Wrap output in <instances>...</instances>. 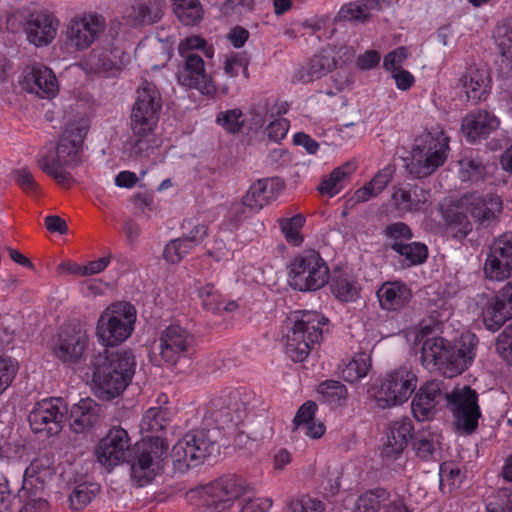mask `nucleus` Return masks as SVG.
I'll use <instances>...</instances> for the list:
<instances>
[{
	"label": "nucleus",
	"mask_w": 512,
	"mask_h": 512,
	"mask_svg": "<svg viewBox=\"0 0 512 512\" xmlns=\"http://www.w3.org/2000/svg\"><path fill=\"white\" fill-rule=\"evenodd\" d=\"M161 108L162 97L159 89L154 83L143 81L136 90V99L130 113L131 135L124 145L130 157L149 155Z\"/></svg>",
	"instance_id": "nucleus-1"
},
{
	"label": "nucleus",
	"mask_w": 512,
	"mask_h": 512,
	"mask_svg": "<svg viewBox=\"0 0 512 512\" xmlns=\"http://www.w3.org/2000/svg\"><path fill=\"white\" fill-rule=\"evenodd\" d=\"M477 345L478 338L470 332L463 333L454 344L441 337L427 339L422 346V364L429 370H438L445 377L453 378L472 364Z\"/></svg>",
	"instance_id": "nucleus-2"
},
{
	"label": "nucleus",
	"mask_w": 512,
	"mask_h": 512,
	"mask_svg": "<svg viewBox=\"0 0 512 512\" xmlns=\"http://www.w3.org/2000/svg\"><path fill=\"white\" fill-rule=\"evenodd\" d=\"M91 366L96 394L104 400H111L119 396L130 383L134 375L135 360L131 351L104 350L93 357Z\"/></svg>",
	"instance_id": "nucleus-3"
},
{
	"label": "nucleus",
	"mask_w": 512,
	"mask_h": 512,
	"mask_svg": "<svg viewBox=\"0 0 512 512\" xmlns=\"http://www.w3.org/2000/svg\"><path fill=\"white\" fill-rule=\"evenodd\" d=\"M197 51H201L208 59L213 58L215 53L213 45L198 35L180 40L178 54L182 62L176 73L177 81L183 87L196 89L202 95L214 97L217 92L216 85L206 72L205 62Z\"/></svg>",
	"instance_id": "nucleus-4"
},
{
	"label": "nucleus",
	"mask_w": 512,
	"mask_h": 512,
	"mask_svg": "<svg viewBox=\"0 0 512 512\" xmlns=\"http://www.w3.org/2000/svg\"><path fill=\"white\" fill-rule=\"evenodd\" d=\"M291 326L286 333L285 353L294 362H303L319 345L327 319L316 311H298L289 318Z\"/></svg>",
	"instance_id": "nucleus-5"
},
{
	"label": "nucleus",
	"mask_w": 512,
	"mask_h": 512,
	"mask_svg": "<svg viewBox=\"0 0 512 512\" xmlns=\"http://www.w3.org/2000/svg\"><path fill=\"white\" fill-rule=\"evenodd\" d=\"M450 138L443 128L434 127L415 140L408 172L415 178H424L435 172L447 160Z\"/></svg>",
	"instance_id": "nucleus-6"
},
{
	"label": "nucleus",
	"mask_w": 512,
	"mask_h": 512,
	"mask_svg": "<svg viewBox=\"0 0 512 512\" xmlns=\"http://www.w3.org/2000/svg\"><path fill=\"white\" fill-rule=\"evenodd\" d=\"M136 317V309L129 302L112 303L101 313L97 321L98 341L106 347H114L125 342L134 330Z\"/></svg>",
	"instance_id": "nucleus-7"
},
{
	"label": "nucleus",
	"mask_w": 512,
	"mask_h": 512,
	"mask_svg": "<svg viewBox=\"0 0 512 512\" xmlns=\"http://www.w3.org/2000/svg\"><path fill=\"white\" fill-rule=\"evenodd\" d=\"M290 285L299 291H316L324 287L330 277L326 261L315 250L297 254L288 266Z\"/></svg>",
	"instance_id": "nucleus-8"
},
{
	"label": "nucleus",
	"mask_w": 512,
	"mask_h": 512,
	"mask_svg": "<svg viewBox=\"0 0 512 512\" xmlns=\"http://www.w3.org/2000/svg\"><path fill=\"white\" fill-rule=\"evenodd\" d=\"M417 387V377L410 369L400 367L379 379L374 399L380 408H391L407 402Z\"/></svg>",
	"instance_id": "nucleus-9"
},
{
	"label": "nucleus",
	"mask_w": 512,
	"mask_h": 512,
	"mask_svg": "<svg viewBox=\"0 0 512 512\" xmlns=\"http://www.w3.org/2000/svg\"><path fill=\"white\" fill-rule=\"evenodd\" d=\"M446 399L454 417V424L458 431L463 434H473L479 425L482 417L478 404V394L470 386L454 389L446 394Z\"/></svg>",
	"instance_id": "nucleus-10"
},
{
	"label": "nucleus",
	"mask_w": 512,
	"mask_h": 512,
	"mask_svg": "<svg viewBox=\"0 0 512 512\" xmlns=\"http://www.w3.org/2000/svg\"><path fill=\"white\" fill-rule=\"evenodd\" d=\"M168 446L158 436L138 446V455L131 465V477L138 486L150 483L162 469L163 455Z\"/></svg>",
	"instance_id": "nucleus-11"
},
{
	"label": "nucleus",
	"mask_w": 512,
	"mask_h": 512,
	"mask_svg": "<svg viewBox=\"0 0 512 512\" xmlns=\"http://www.w3.org/2000/svg\"><path fill=\"white\" fill-rule=\"evenodd\" d=\"M106 30V19L96 12L76 15L67 24L66 38L70 47L78 51L88 49Z\"/></svg>",
	"instance_id": "nucleus-12"
},
{
	"label": "nucleus",
	"mask_w": 512,
	"mask_h": 512,
	"mask_svg": "<svg viewBox=\"0 0 512 512\" xmlns=\"http://www.w3.org/2000/svg\"><path fill=\"white\" fill-rule=\"evenodd\" d=\"M68 407L62 398H47L37 402L28 415L31 429L48 436L58 434L66 420Z\"/></svg>",
	"instance_id": "nucleus-13"
},
{
	"label": "nucleus",
	"mask_w": 512,
	"mask_h": 512,
	"mask_svg": "<svg viewBox=\"0 0 512 512\" xmlns=\"http://www.w3.org/2000/svg\"><path fill=\"white\" fill-rule=\"evenodd\" d=\"M249 489L246 481L235 475L220 477L199 490L200 498L216 508L227 512L235 501L245 495Z\"/></svg>",
	"instance_id": "nucleus-14"
},
{
	"label": "nucleus",
	"mask_w": 512,
	"mask_h": 512,
	"mask_svg": "<svg viewBox=\"0 0 512 512\" xmlns=\"http://www.w3.org/2000/svg\"><path fill=\"white\" fill-rule=\"evenodd\" d=\"M485 278L501 282L512 275V233L506 232L494 238L488 247L484 263Z\"/></svg>",
	"instance_id": "nucleus-15"
},
{
	"label": "nucleus",
	"mask_w": 512,
	"mask_h": 512,
	"mask_svg": "<svg viewBox=\"0 0 512 512\" xmlns=\"http://www.w3.org/2000/svg\"><path fill=\"white\" fill-rule=\"evenodd\" d=\"M158 343L161 359L167 364L175 365L193 350L195 337L186 328L171 324L161 331Z\"/></svg>",
	"instance_id": "nucleus-16"
},
{
	"label": "nucleus",
	"mask_w": 512,
	"mask_h": 512,
	"mask_svg": "<svg viewBox=\"0 0 512 512\" xmlns=\"http://www.w3.org/2000/svg\"><path fill=\"white\" fill-rule=\"evenodd\" d=\"M460 204L475 222L485 228L495 225L503 211V201L494 193L472 192L464 195Z\"/></svg>",
	"instance_id": "nucleus-17"
},
{
	"label": "nucleus",
	"mask_w": 512,
	"mask_h": 512,
	"mask_svg": "<svg viewBox=\"0 0 512 512\" xmlns=\"http://www.w3.org/2000/svg\"><path fill=\"white\" fill-rule=\"evenodd\" d=\"M213 444L207 431L195 430L187 433L173 446L172 455L175 461L187 467L197 466L210 455Z\"/></svg>",
	"instance_id": "nucleus-18"
},
{
	"label": "nucleus",
	"mask_w": 512,
	"mask_h": 512,
	"mask_svg": "<svg viewBox=\"0 0 512 512\" xmlns=\"http://www.w3.org/2000/svg\"><path fill=\"white\" fill-rule=\"evenodd\" d=\"M20 85L28 93L44 99L55 97L59 91L54 72L42 64L27 66L23 71Z\"/></svg>",
	"instance_id": "nucleus-19"
},
{
	"label": "nucleus",
	"mask_w": 512,
	"mask_h": 512,
	"mask_svg": "<svg viewBox=\"0 0 512 512\" xmlns=\"http://www.w3.org/2000/svg\"><path fill=\"white\" fill-rule=\"evenodd\" d=\"M88 345V336L80 328L63 329L53 347L54 356L62 363L73 365L80 362Z\"/></svg>",
	"instance_id": "nucleus-20"
},
{
	"label": "nucleus",
	"mask_w": 512,
	"mask_h": 512,
	"mask_svg": "<svg viewBox=\"0 0 512 512\" xmlns=\"http://www.w3.org/2000/svg\"><path fill=\"white\" fill-rule=\"evenodd\" d=\"M131 444L128 433L122 427H113L101 439L96 449L98 461L107 467H114L126 459Z\"/></svg>",
	"instance_id": "nucleus-21"
},
{
	"label": "nucleus",
	"mask_w": 512,
	"mask_h": 512,
	"mask_svg": "<svg viewBox=\"0 0 512 512\" xmlns=\"http://www.w3.org/2000/svg\"><path fill=\"white\" fill-rule=\"evenodd\" d=\"M285 188L283 180L277 177L259 179L254 182L242 198V206L251 213H258L273 203Z\"/></svg>",
	"instance_id": "nucleus-22"
},
{
	"label": "nucleus",
	"mask_w": 512,
	"mask_h": 512,
	"mask_svg": "<svg viewBox=\"0 0 512 512\" xmlns=\"http://www.w3.org/2000/svg\"><path fill=\"white\" fill-rule=\"evenodd\" d=\"M83 138L80 130H77V133L66 131L61 137L56 151L47 156H49L50 161H55L60 166L74 169L85 161Z\"/></svg>",
	"instance_id": "nucleus-23"
},
{
	"label": "nucleus",
	"mask_w": 512,
	"mask_h": 512,
	"mask_svg": "<svg viewBox=\"0 0 512 512\" xmlns=\"http://www.w3.org/2000/svg\"><path fill=\"white\" fill-rule=\"evenodd\" d=\"M512 318V280L495 295L483 312V322L490 331L499 330Z\"/></svg>",
	"instance_id": "nucleus-24"
},
{
	"label": "nucleus",
	"mask_w": 512,
	"mask_h": 512,
	"mask_svg": "<svg viewBox=\"0 0 512 512\" xmlns=\"http://www.w3.org/2000/svg\"><path fill=\"white\" fill-rule=\"evenodd\" d=\"M58 25V20L47 11L31 13L25 24L27 39L37 47L47 46L54 40Z\"/></svg>",
	"instance_id": "nucleus-25"
},
{
	"label": "nucleus",
	"mask_w": 512,
	"mask_h": 512,
	"mask_svg": "<svg viewBox=\"0 0 512 512\" xmlns=\"http://www.w3.org/2000/svg\"><path fill=\"white\" fill-rule=\"evenodd\" d=\"M165 4V0H130L122 18L132 26L154 24L163 17Z\"/></svg>",
	"instance_id": "nucleus-26"
},
{
	"label": "nucleus",
	"mask_w": 512,
	"mask_h": 512,
	"mask_svg": "<svg viewBox=\"0 0 512 512\" xmlns=\"http://www.w3.org/2000/svg\"><path fill=\"white\" fill-rule=\"evenodd\" d=\"M414 427L409 418H401L392 422L386 433V440L382 444L381 456L387 460L399 457L412 438Z\"/></svg>",
	"instance_id": "nucleus-27"
},
{
	"label": "nucleus",
	"mask_w": 512,
	"mask_h": 512,
	"mask_svg": "<svg viewBox=\"0 0 512 512\" xmlns=\"http://www.w3.org/2000/svg\"><path fill=\"white\" fill-rule=\"evenodd\" d=\"M442 387L439 381H428L416 392L412 400V412L419 421L429 419L436 412V405L442 398Z\"/></svg>",
	"instance_id": "nucleus-28"
},
{
	"label": "nucleus",
	"mask_w": 512,
	"mask_h": 512,
	"mask_svg": "<svg viewBox=\"0 0 512 512\" xmlns=\"http://www.w3.org/2000/svg\"><path fill=\"white\" fill-rule=\"evenodd\" d=\"M499 127L498 118L486 110L471 112L462 121V132L467 141L474 143L486 138Z\"/></svg>",
	"instance_id": "nucleus-29"
},
{
	"label": "nucleus",
	"mask_w": 512,
	"mask_h": 512,
	"mask_svg": "<svg viewBox=\"0 0 512 512\" xmlns=\"http://www.w3.org/2000/svg\"><path fill=\"white\" fill-rule=\"evenodd\" d=\"M100 406L92 399H81L70 412V428L75 433L92 429L100 420Z\"/></svg>",
	"instance_id": "nucleus-30"
},
{
	"label": "nucleus",
	"mask_w": 512,
	"mask_h": 512,
	"mask_svg": "<svg viewBox=\"0 0 512 512\" xmlns=\"http://www.w3.org/2000/svg\"><path fill=\"white\" fill-rule=\"evenodd\" d=\"M128 59V54L122 49L114 47L112 49L92 51L88 57L87 65L96 73H107L120 70Z\"/></svg>",
	"instance_id": "nucleus-31"
},
{
	"label": "nucleus",
	"mask_w": 512,
	"mask_h": 512,
	"mask_svg": "<svg viewBox=\"0 0 512 512\" xmlns=\"http://www.w3.org/2000/svg\"><path fill=\"white\" fill-rule=\"evenodd\" d=\"M377 296L383 309L397 311L410 302L412 292L404 283L386 282L379 288Z\"/></svg>",
	"instance_id": "nucleus-32"
},
{
	"label": "nucleus",
	"mask_w": 512,
	"mask_h": 512,
	"mask_svg": "<svg viewBox=\"0 0 512 512\" xmlns=\"http://www.w3.org/2000/svg\"><path fill=\"white\" fill-rule=\"evenodd\" d=\"M430 198L429 191L420 186H413L410 189H397L393 194V200L401 211L419 210Z\"/></svg>",
	"instance_id": "nucleus-33"
},
{
	"label": "nucleus",
	"mask_w": 512,
	"mask_h": 512,
	"mask_svg": "<svg viewBox=\"0 0 512 512\" xmlns=\"http://www.w3.org/2000/svg\"><path fill=\"white\" fill-rule=\"evenodd\" d=\"M356 170V166L352 163L335 168L327 178H324L318 188L322 195L333 197L338 194L345 186L349 177Z\"/></svg>",
	"instance_id": "nucleus-34"
},
{
	"label": "nucleus",
	"mask_w": 512,
	"mask_h": 512,
	"mask_svg": "<svg viewBox=\"0 0 512 512\" xmlns=\"http://www.w3.org/2000/svg\"><path fill=\"white\" fill-rule=\"evenodd\" d=\"M213 414L216 419L225 418L226 421H232L233 413L241 410L242 402L240 401L239 391L224 392L220 396L211 401Z\"/></svg>",
	"instance_id": "nucleus-35"
},
{
	"label": "nucleus",
	"mask_w": 512,
	"mask_h": 512,
	"mask_svg": "<svg viewBox=\"0 0 512 512\" xmlns=\"http://www.w3.org/2000/svg\"><path fill=\"white\" fill-rule=\"evenodd\" d=\"M462 83L467 97L473 101H480L487 93L488 77L485 71L470 68L462 78Z\"/></svg>",
	"instance_id": "nucleus-36"
},
{
	"label": "nucleus",
	"mask_w": 512,
	"mask_h": 512,
	"mask_svg": "<svg viewBox=\"0 0 512 512\" xmlns=\"http://www.w3.org/2000/svg\"><path fill=\"white\" fill-rule=\"evenodd\" d=\"M387 501L389 492L386 489L367 490L357 498L353 512H379Z\"/></svg>",
	"instance_id": "nucleus-37"
},
{
	"label": "nucleus",
	"mask_w": 512,
	"mask_h": 512,
	"mask_svg": "<svg viewBox=\"0 0 512 512\" xmlns=\"http://www.w3.org/2000/svg\"><path fill=\"white\" fill-rule=\"evenodd\" d=\"M173 11L184 25H196L203 18V8L199 0H172Z\"/></svg>",
	"instance_id": "nucleus-38"
},
{
	"label": "nucleus",
	"mask_w": 512,
	"mask_h": 512,
	"mask_svg": "<svg viewBox=\"0 0 512 512\" xmlns=\"http://www.w3.org/2000/svg\"><path fill=\"white\" fill-rule=\"evenodd\" d=\"M371 368V359L366 353L355 355L348 363L344 364L340 373L342 378L349 383L359 382L366 377Z\"/></svg>",
	"instance_id": "nucleus-39"
},
{
	"label": "nucleus",
	"mask_w": 512,
	"mask_h": 512,
	"mask_svg": "<svg viewBox=\"0 0 512 512\" xmlns=\"http://www.w3.org/2000/svg\"><path fill=\"white\" fill-rule=\"evenodd\" d=\"M332 65V60L328 56L315 54L310 58L306 72L302 68L297 71L294 77L304 83L311 82L329 72Z\"/></svg>",
	"instance_id": "nucleus-40"
},
{
	"label": "nucleus",
	"mask_w": 512,
	"mask_h": 512,
	"mask_svg": "<svg viewBox=\"0 0 512 512\" xmlns=\"http://www.w3.org/2000/svg\"><path fill=\"white\" fill-rule=\"evenodd\" d=\"M447 231L457 239L465 238L472 231V224L467 215L455 209H447L444 212Z\"/></svg>",
	"instance_id": "nucleus-41"
},
{
	"label": "nucleus",
	"mask_w": 512,
	"mask_h": 512,
	"mask_svg": "<svg viewBox=\"0 0 512 512\" xmlns=\"http://www.w3.org/2000/svg\"><path fill=\"white\" fill-rule=\"evenodd\" d=\"M391 248L404 258L408 266L422 264L428 257L427 246L419 242H392Z\"/></svg>",
	"instance_id": "nucleus-42"
},
{
	"label": "nucleus",
	"mask_w": 512,
	"mask_h": 512,
	"mask_svg": "<svg viewBox=\"0 0 512 512\" xmlns=\"http://www.w3.org/2000/svg\"><path fill=\"white\" fill-rule=\"evenodd\" d=\"M278 224L289 244L293 246H299L302 244L304 240L302 228L305 224V217L302 214H297L290 218L279 219Z\"/></svg>",
	"instance_id": "nucleus-43"
},
{
	"label": "nucleus",
	"mask_w": 512,
	"mask_h": 512,
	"mask_svg": "<svg viewBox=\"0 0 512 512\" xmlns=\"http://www.w3.org/2000/svg\"><path fill=\"white\" fill-rule=\"evenodd\" d=\"M437 444L438 436L430 430L419 431L412 441L416 456L422 460H429L433 457Z\"/></svg>",
	"instance_id": "nucleus-44"
},
{
	"label": "nucleus",
	"mask_w": 512,
	"mask_h": 512,
	"mask_svg": "<svg viewBox=\"0 0 512 512\" xmlns=\"http://www.w3.org/2000/svg\"><path fill=\"white\" fill-rule=\"evenodd\" d=\"M167 424V412L161 407L149 408L142 417L140 429L142 434L157 433L162 431Z\"/></svg>",
	"instance_id": "nucleus-45"
},
{
	"label": "nucleus",
	"mask_w": 512,
	"mask_h": 512,
	"mask_svg": "<svg viewBox=\"0 0 512 512\" xmlns=\"http://www.w3.org/2000/svg\"><path fill=\"white\" fill-rule=\"evenodd\" d=\"M38 165L44 173L51 176L63 188L68 189L74 183L71 173L65 170L67 167L60 166L55 161H50L49 156H42L38 161Z\"/></svg>",
	"instance_id": "nucleus-46"
},
{
	"label": "nucleus",
	"mask_w": 512,
	"mask_h": 512,
	"mask_svg": "<svg viewBox=\"0 0 512 512\" xmlns=\"http://www.w3.org/2000/svg\"><path fill=\"white\" fill-rule=\"evenodd\" d=\"M389 179L385 173H377L370 182L357 189L352 197L354 203L366 202L379 195L388 185Z\"/></svg>",
	"instance_id": "nucleus-47"
},
{
	"label": "nucleus",
	"mask_w": 512,
	"mask_h": 512,
	"mask_svg": "<svg viewBox=\"0 0 512 512\" xmlns=\"http://www.w3.org/2000/svg\"><path fill=\"white\" fill-rule=\"evenodd\" d=\"M318 392L325 401L332 406H341L345 403L348 391L344 384L335 380H326L318 386Z\"/></svg>",
	"instance_id": "nucleus-48"
},
{
	"label": "nucleus",
	"mask_w": 512,
	"mask_h": 512,
	"mask_svg": "<svg viewBox=\"0 0 512 512\" xmlns=\"http://www.w3.org/2000/svg\"><path fill=\"white\" fill-rule=\"evenodd\" d=\"M372 8V2H351L343 5L337 18L339 21H366L369 17V10Z\"/></svg>",
	"instance_id": "nucleus-49"
},
{
	"label": "nucleus",
	"mask_w": 512,
	"mask_h": 512,
	"mask_svg": "<svg viewBox=\"0 0 512 512\" xmlns=\"http://www.w3.org/2000/svg\"><path fill=\"white\" fill-rule=\"evenodd\" d=\"M460 177L463 181H477L482 178L484 165L474 157L472 151H468L460 160Z\"/></svg>",
	"instance_id": "nucleus-50"
},
{
	"label": "nucleus",
	"mask_w": 512,
	"mask_h": 512,
	"mask_svg": "<svg viewBox=\"0 0 512 512\" xmlns=\"http://www.w3.org/2000/svg\"><path fill=\"white\" fill-rule=\"evenodd\" d=\"M331 291L336 298L344 302L353 301L358 295L356 282L346 276L333 278Z\"/></svg>",
	"instance_id": "nucleus-51"
},
{
	"label": "nucleus",
	"mask_w": 512,
	"mask_h": 512,
	"mask_svg": "<svg viewBox=\"0 0 512 512\" xmlns=\"http://www.w3.org/2000/svg\"><path fill=\"white\" fill-rule=\"evenodd\" d=\"M182 228L186 231L181 238L192 250L204 241L209 232L207 225L191 220L184 221Z\"/></svg>",
	"instance_id": "nucleus-52"
},
{
	"label": "nucleus",
	"mask_w": 512,
	"mask_h": 512,
	"mask_svg": "<svg viewBox=\"0 0 512 512\" xmlns=\"http://www.w3.org/2000/svg\"><path fill=\"white\" fill-rule=\"evenodd\" d=\"M98 487L85 483L77 485L69 496L70 507L73 510H82L98 492Z\"/></svg>",
	"instance_id": "nucleus-53"
},
{
	"label": "nucleus",
	"mask_w": 512,
	"mask_h": 512,
	"mask_svg": "<svg viewBox=\"0 0 512 512\" xmlns=\"http://www.w3.org/2000/svg\"><path fill=\"white\" fill-rule=\"evenodd\" d=\"M323 503L309 495L293 498L286 503L284 512H324Z\"/></svg>",
	"instance_id": "nucleus-54"
},
{
	"label": "nucleus",
	"mask_w": 512,
	"mask_h": 512,
	"mask_svg": "<svg viewBox=\"0 0 512 512\" xmlns=\"http://www.w3.org/2000/svg\"><path fill=\"white\" fill-rule=\"evenodd\" d=\"M217 123L230 133H238L245 122L243 113L240 109H231L219 112L217 115Z\"/></svg>",
	"instance_id": "nucleus-55"
},
{
	"label": "nucleus",
	"mask_w": 512,
	"mask_h": 512,
	"mask_svg": "<svg viewBox=\"0 0 512 512\" xmlns=\"http://www.w3.org/2000/svg\"><path fill=\"white\" fill-rule=\"evenodd\" d=\"M191 248L181 238L171 240L164 248L163 257L170 264H177L191 252Z\"/></svg>",
	"instance_id": "nucleus-56"
},
{
	"label": "nucleus",
	"mask_w": 512,
	"mask_h": 512,
	"mask_svg": "<svg viewBox=\"0 0 512 512\" xmlns=\"http://www.w3.org/2000/svg\"><path fill=\"white\" fill-rule=\"evenodd\" d=\"M199 297L203 307L213 313L221 310L223 299L219 291L212 284H206L199 289Z\"/></svg>",
	"instance_id": "nucleus-57"
},
{
	"label": "nucleus",
	"mask_w": 512,
	"mask_h": 512,
	"mask_svg": "<svg viewBox=\"0 0 512 512\" xmlns=\"http://www.w3.org/2000/svg\"><path fill=\"white\" fill-rule=\"evenodd\" d=\"M15 180L20 188L33 196L41 194V188L27 168H21L15 172Z\"/></svg>",
	"instance_id": "nucleus-58"
},
{
	"label": "nucleus",
	"mask_w": 512,
	"mask_h": 512,
	"mask_svg": "<svg viewBox=\"0 0 512 512\" xmlns=\"http://www.w3.org/2000/svg\"><path fill=\"white\" fill-rule=\"evenodd\" d=\"M498 39L501 55L512 62V21H507L498 28Z\"/></svg>",
	"instance_id": "nucleus-59"
},
{
	"label": "nucleus",
	"mask_w": 512,
	"mask_h": 512,
	"mask_svg": "<svg viewBox=\"0 0 512 512\" xmlns=\"http://www.w3.org/2000/svg\"><path fill=\"white\" fill-rule=\"evenodd\" d=\"M496 351L509 364H512V323L498 336Z\"/></svg>",
	"instance_id": "nucleus-60"
},
{
	"label": "nucleus",
	"mask_w": 512,
	"mask_h": 512,
	"mask_svg": "<svg viewBox=\"0 0 512 512\" xmlns=\"http://www.w3.org/2000/svg\"><path fill=\"white\" fill-rule=\"evenodd\" d=\"M317 405L313 401H307L298 409L293 419V430H301L307 426L310 421H314Z\"/></svg>",
	"instance_id": "nucleus-61"
},
{
	"label": "nucleus",
	"mask_w": 512,
	"mask_h": 512,
	"mask_svg": "<svg viewBox=\"0 0 512 512\" xmlns=\"http://www.w3.org/2000/svg\"><path fill=\"white\" fill-rule=\"evenodd\" d=\"M17 365L10 357L0 356V393L5 391L13 381Z\"/></svg>",
	"instance_id": "nucleus-62"
},
{
	"label": "nucleus",
	"mask_w": 512,
	"mask_h": 512,
	"mask_svg": "<svg viewBox=\"0 0 512 512\" xmlns=\"http://www.w3.org/2000/svg\"><path fill=\"white\" fill-rule=\"evenodd\" d=\"M386 236L393 242H404L412 238L409 226L403 222L390 224L385 229Z\"/></svg>",
	"instance_id": "nucleus-63"
},
{
	"label": "nucleus",
	"mask_w": 512,
	"mask_h": 512,
	"mask_svg": "<svg viewBox=\"0 0 512 512\" xmlns=\"http://www.w3.org/2000/svg\"><path fill=\"white\" fill-rule=\"evenodd\" d=\"M408 57V51L405 47H398L397 49L389 52L383 62V66L388 71H398L402 69V64Z\"/></svg>",
	"instance_id": "nucleus-64"
}]
</instances>
